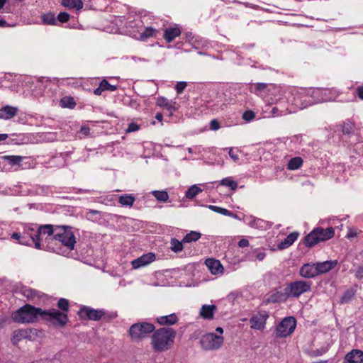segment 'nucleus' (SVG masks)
<instances>
[{"mask_svg":"<svg viewBox=\"0 0 363 363\" xmlns=\"http://www.w3.org/2000/svg\"><path fill=\"white\" fill-rule=\"evenodd\" d=\"M43 228L45 229V235H47L46 240L61 243L69 250L74 249L76 238L72 227L46 224Z\"/></svg>","mask_w":363,"mask_h":363,"instance_id":"obj_1","label":"nucleus"},{"mask_svg":"<svg viewBox=\"0 0 363 363\" xmlns=\"http://www.w3.org/2000/svg\"><path fill=\"white\" fill-rule=\"evenodd\" d=\"M176 335V330L171 328L155 330L151 338L153 350L157 352L168 350L173 345Z\"/></svg>","mask_w":363,"mask_h":363,"instance_id":"obj_2","label":"nucleus"},{"mask_svg":"<svg viewBox=\"0 0 363 363\" xmlns=\"http://www.w3.org/2000/svg\"><path fill=\"white\" fill-rule=\"evenodd\" d=\"M43 309L26 303L11 314V319L16 323H35L42 318Z\"/></svg>","mask_w":363,"mask_h":363,"instance_id":"obj_3","label":"nucleus"},{"mask_svg":"<svg viewBox=\"0 0 363 363\" xmlns=\"http://www.w3.org/2000/svg\"><path fill=\"white\" fill-rule=\"evenodd\" d=\"M334 235L335 230L333 228L328 227L324 229L318 227L305 236L303 242L306 246L311 247L320 242L331 239Z\"/></svg>","mask_w":363,"mask_h":363,"instance_id":"obj_4","label":"nucleus"},{"mask_svg":"<svg viewBox=\"0 0 363 363\" xmlns=\"http://www.w3.org/2000/svg\"><path fill=\"white\" fill-rule=\"evenodd\" d=\"M41 319L58 328H64L69 322L68 314L56 308L43 309Z\"/></svg>","mask_w":363,"mask_h":363,"instance_id":"obj_5","label":"nucleus"},{"mask_svg":"<svg viewBox=\"0 0 363 363\" xmlns=\"http://www.w3.org/2000/svg\"><path fill=\"white\" fill-rule=\"evenodd\" d=\"M312 282L310 281L297 280L286 284V291L290 298H297L302 294L311 291Z\"/></svg>","mask_w":363,"mask_h":363,"instance_id":"obj_6","label":"nucleus"},{"mask_svg":"<svg viewBox=\"0 0 363 363\" xmlns=\"http://www.w3.org/2000/svg\"><path fill=\"white\" fill-rule=\"evenodd\" d=\"M155 327L153 324L141 322L132 325L129 329V335L133 340H140L153 333Z\"/></svg>","mask_w":363,"mask_h":363,"instance_id":"obj_7","label":"nucleus"},{"mask_svg":"<svg viewBox=\"0 0 363 363\" xmlns=\"http://www.w3.org/2000/svg\"><path fill=\"white\" fill-rule=\"evenodd\" d=\"M296 327L295 318L289 316L284 318L277 326L275 335L277 337H286L291 335Z\"/></svg>","mask_w":363,"mask_h":363,"instance_id":"obj_8","label":"nucleus"},{"mask_svg":"<svg viewBox=\"0 0 363 363\" xmlns=\"http://www.w3.org/2000/svg\"><path fill=\"white\" fill-rule=\"evenodd\" d=\"M200 344L205 350H218L223 344V337L210 333L201 337Z\"/></svg>","mask_w":363,"mask_h":363,"instance_id":"obj_9","label":"nucleus"},{"mask_svg":"<svg viewBox=\"0 0 363 363\" xmlns=\"http://www.w3.org/2000/svg\"><path fill=\"white\" fill-rule=\"evenodd\" d=\"M104 309H94L89 306H83L78 311V315L81 320H90L98 321L105 315Z\"/></svg>","mask_w":363,"mask_h":363,"instance_id":"obj_10","label":"nucleus"},{"mask_svg":"<svg viewBox=\"0 0 363 363\" xmlns=\"http://www.w3.org/2000/svg\"><path fill=\"white\" fill-rule=\"evenodd\" d=\"M45 225H42L40 226H34V227H28V228L24 230V233H26L28 238L32 240V242L34 244V246L37 249H42L41 247V240L42 235H45V229L43 227Z\"/></svg>","mask_w":363,"mask_h":363,"instance_id":"obj_11","label":"nucleus"},{"mask_svg":"<svg viewBox=\"0 0 363 363\" xmlns=\"http://www.w3.org/2000/svg\"><path fill=\"white\" fill-rule=\"evenodd\" d=\"M289 298L286 286L284 291L276 290L273 291L264 301L266 304L285 303Z\"/></svg>","mask_w":363,"mask_h":363,"instance_id":"obj_12","label":"nucleus"},{"mask_svg":"<svg viewBox=\"0 0 363 363\" xmlns=\"http://www.w3.org/2000/svg\"><path fill=\"white\" fill-rule=\"evenodd\" d=\"M155 259V255L153 253H148L140 256V257L132 261L131 264L134 269H138L140 267H144L152 262H153Z\"/></svg>","mask_w":363,"mask_h":363,"instance_id":"obj_13","label":"nucleus"},{"mask_svg":"<svg viewBox=\"0 0 363 363\" xmlns=\"http://www.w3.org/2000/svg\"><path fill=\"white\" fill-rule=\"evenodd\" d=\"M343 363H363V351L352 350L345 357Z\"/></svg>","mask_w":363,"mask_h":363,"instance_id":"obj_14","label":"nucleus"},{"mask_svg":"<svg viewBox=\"0 0 363 363\" xmlns=\"http://www.w3.org/2000/svg\"><path fill=\"white\" fill-rule=\"evenodd\" d=\"M156 105L162 107L169 111V116L177 110L176 107V102L169 101L167 98L164 96H159L157 98Z\"/></svg>","mask_w":363,"mask_h":363,"instance_id":"obj_15","label":"nucleus"},{"mask_svg":"<svg viewBox=\"0 0 363 363\" xmlns=\"http://www.w3.org/2000/svg\"><path fill=\"white\" fill-rule=\"evenodd\" d=\"M317 272L315 264H305L301 267L299 274L304 278H313L318 275Z\"/></svg>","mask_w":363,"mask_h":363,"instance_id":"obj_16","label":"nucleus"},{"mask_svg":"<svg viewBox=\"0 0 363 363\" xmlns=\"http://www.w3.org/2000/svg\"><path fill=\"white\" fill-rule=\"evenodd\" d=\"M156 321L160 325H173L178 323L179 318L175 313H171L167 315H161L156 318Z\"/></svg>","mask_w":363,"mask_h":363,"instance_id":"obj_17","label":"nucleus"},{"mask_svg":"<svg viewBox=\"0 0 363 363\" xmlns=\"http://www.w3.org/2000/svg\"><path fill=\"white\" fill-rule=\"evenodd\" d=\"M33 330V329H21L15 330L11 338L12 343L13 345H16L22 339L28 338Z\"/></svg>","mask_w":363,"mask_h":363,"instance_id":"obj_18","label":"nucleus"},{"mask_svg":"<svg viewBox=\"0 0 363 363\" xmlns=\"http://www.w3.org/2000/svg\"><path fill=\"white\" fill-rule=\"evenodd\" d=\"M205 263L213 274H218L223 272V267L220 261L215 259H207Z\"/></svg>","mask_w":363,"mask_h":363,"instance_id":"obj_19","label":"nucleus"},{"mask_svg":"<svg viewBox=\"0 0 363 363\" xmlns=\"http://www.w3.org/2000/svg\"><path fill=\"white\" fill-rule=\"evenodd\" d=\"M337 260H330L316 263L315 265L318 271V275L320 274H324L329 272L330 270L333 269L337 265Z\"/></svg>","mask_w":363,"mask_h":363,"instance_id":"obj_20","label":"nucleus"},{"mask_svg":"<svg viewBox=\"0 0 363 363\" xmlns=\"http://www.w3.org/2000/svg\"><path fill=\"white\" fill-rule=\"evenodd\" d=\"M216 310L215 305H203L200 309L199 315L201 317L206 320L213 319L214 312Z\"/></svg>","mask_w":363,"mask_h":363,"instance_id":"obj_21","label":"nucleus"},{"mask_svg":"<svg viewBox=\"0 0 363 363\" xmlns=\"http://www.w3.org/2000/svg\"><path fill=\"white\" fill-rule=\"evenodd\" d=\"M267 317V315H259V316H252L250 320V322L251 323V328L256 330H263L264 328L265 321Z\"/></svg>","mask_w":363,"mask_h":363,"instance_id":"obj_22","label":"nucleus"},{"mask_svg":"<svg viewBox=\"0 0 363 363\" xmlns=\"http://www.w3.org/2000/svg\"><path fill=\"white\" fill-rule=\"evenodd\" d=\"M17 108L11 106H5L0 108V118L9 120L13 118L17 114Z\"/></svg>","mask_w":363,"mask_h":363,"instance_id":"obj_23","label":"nucleus"},{"mask_svg":"<svg viewBox=\"0 0 363 363\" xmlns=\"http://www.w3.org/2000/svg\"><path fill=\"white\" fill-rule=\"evenodd\" d=\"M180 35L181 30L179 28H168L164 30L163 38L167 43H171Z\"/></svg>","mask_w":363,"mask_h":363,"instance_id":"obj_24","label":"nucleus"},{"mask_svg":"<svg viewBox=\"0 0 363 363\" xmlns=\"http://www.w3.org/2000/svg\"><path fill=\"white\" fill-rule=\"evenodd\" d=\"M299 233L293 232L287 235V237L278 245L280 250L286 249L290 247L298 238Z\"/></svg>","mask_w":363,"mask_h":363,"instance_id":"obj_25","label":"nucleus"},{"mask_svg":"<svg viewBox=\"0 0 363 363\" xmlns=\"http://www.w3.org/2000/svg\"><path fill=\"white\" fill-rule=\"evenodd\" d=\"M62 5L69 9L79 11L83 8L84 4L82 0H62Z\"/></svg>","mask_w":363,"mask_h":363,"instance_id":"obj_26","label":"nucleus"},{"mask_svg":"<svg viewBox=\"0 0 363 363\" xmlns=\"http://www.w3.org/2000/svg\"><path fill=\"white\" fill-rule=\"evenodd\" d=\"M158 30L152 27H146L144 30L140 33V40L145 41L148 38L156 37Z\"/></svg>","mask_w":363,"mask_h":363,"instance_id":"obj_27","label":"nucleus"},{"mask_svg":"<svg viewBox=\"0 0 363 363\" xmlns=\"http://www.w3.org/2000/svg\"><path fill=\"white\" fill-rule=\"evenodd\" d=\"M1 160L7 162L11 166H15L20 164L23 157L18 155H4L1 157Z\"/></svg>","mask_w":363,"mask_h":363,"instance_id":"obj_28","label":"nucleus"},{"mask_svg":"<svg viewBox=\"0 0 363 363\" xmlns=\"http://www.w3.org/2000/svg\"><path fill=\"white\" fill-rule=\"evenodd\" d=\"M135 201V198L131 194H124L119 196L118 203L121 206H132Z\"/></svg>","mask_w":363,"mask_h":363,"instance_id":"obj_29","label":"nucleus"},{"mask_svg":"<svg viewBox=\"0 0 363 363\" xmlns=\"http://www.w3.org/2000/svg\"><path fill=\"white\" fill-rule=\"evenodd\" d=\"M303 159L300 157H295L291 158L287 164V168L289 170H296L299 169L303 164Z\"/></svg>","mask_w":363,"mask_h":363,"instance_id":"obj_30","label":"nucleus"},{"mask_svg":"<svg viewBox=\"0 0 363 363\" xmlns=\"http://www.w3.org/2000/svg\"><path fill=\"white\" fill-rule=\"evenodd\" d=\"M183 240L182 241H179L177 238H172L170 240V249L172 251H173L175 253H179L182 252L184 249V244Z\"/></svg>","mask_w":363,"mask_h":363,"instance_id":"obj_31","label":"nucleus"},{"mask_svg":"<svg viewBox=\"0 0 363 363\" xmlns=\"http://www.w3.org/2000/svg\"><path fill=\"white\" fill-rule=\"evenodd\" d=\"M201 237V233L196 231H191L187 233L183 238L184 243H190L199 240Z\"/></svg>","mask_w":363,"mask_h":363,"instance_id":"obj_32","label":"nucleus"},{"mask_svg":"<svg viewBox=\"0 0 363 363\" xmlns=\"http://www.w3.org/2000/svg\"><path fill=\"white\" fill-rule=\"evenodd\" d=\"M42 21L45 25H51V26H55L57 25L56 23V18L54 13L49 12L47 13H44L42 15Z\"/></svg>","mask_w":363,"mask_h":363,"instance_id":"obj_33","label":"nucleus"},{"mask_svg":"<svg viewBox=\"0 0 363 363\" xmlns=\"http://www.w3.org/2000/svg\"><path fill=\"white\" fill-rule=\"evenodd\" d=\"M60 106L63 108L72 109L76 106V102L72 96H64L60 99Z\"/></svg>","mask_w":363,"mask_h":363,"instance_id":"obj_34","label":"nucleus"},{"mask_svg":"<svg viewBox=\"0 0 363 363\" xmlns=\"http://www.w3.org/2000/svg\"><path fill=\"white\" fill-rule=\"evenodd\" d=\"M254 86V93L258 96H262L268 91V84L266 83H255L252 85Z\"/></svg>","mask_w":363,"mask_h":363,"instance_id":"obj_35","label":"nucleus"},{"mask_svg":"<svg viewBox=\"0 0 363 363\" xmlns=\"http://www.w3.org/2000/svg\"><path fill=\"white\" fill-rule=\"evenodd\" d=\"M208 208L216 213L222 214L225 216H229V217H235V215L233 212H231L230 211H229L226 208H222V207L210 205V206H208Z\"/></svg>","mask_w":363,"mask_h":363,"instance_id":"obj_36","label":"nucleus"},{"mask_svg":"<svg viewBox=\"0 0 363 363\" xmlns=\"http://www.w3.org/2000/svg\"><path fill=\"white\" fill-rule=\"evenodd\" d=\"M57 306L61 312H64L67 314L69 311V301L67 298H60L57 301Z\"/></svg>","mask_w":363,"mask_h":363,"instance_id":"obj_37","label":"nucleus"},{"mask_svg":"<svg viewBox=\"0 0 363 363\" xmlns=\"http://www.w3.org/2000/svg\"><path fill=\"white\" fill-rule=\"evenodd\" d=\"M201 191L202 189L201 188L196 185H193L186 191L185 196L189 199H193Z\"/></svg>","mask_w":363,"mask_h":363,"instance_id":"obj_38","label":"nucleus"},{"mask_svg":"<svg viewBox=\"0 0 363 363\" xmlns=\"http://www.w3.org/2000/svg\"><path fill=\"white\" fill-rule=\"evenodd\" d=\"M220 184L222 186L229 187L233 191H235L238 188V182L236 181L233 180L232 179V177H226V178L223 179L220 181Z\"/></svg>","mask_w":363,"mask_h":363,"instance_id":"obj_39","label":"nucleus"},{"mask_svg":"<svg viewBox=\"0 0 363 363\" xmlns=\"http://www.w3.org/2000/svg\"><path fill=\"white\" fill-rule=\"evenodd\" d=\"M152 194L155 196V198L159 201L165 202L169 199V195L166 191L156 190L153 191Z\"/></svg>","mask_w":363,"mask_h":363,"instance_id":"obj_40","label":"nucleus"},{"mask_svg":"<svg viewBox=\"0 0 363 363\" xmlns=\"http://www.w3.org/2000/svg\"><path fill=\"white\" fill-rule=\"evenodd\" d=\"M354 124L352 121L347 120L342 125V132L343 134L350 135L353 133Z\"/></svg>","mask_w":363,"mask_h":363,"instance_id":"obj_41","label":"nucleus"},{"mask_svg":"<svg viewBox=\"0 0 363 363\" xmlns=\"http://www.w3.org/2000/svg\"><path fill=\"white\" fill-rule=\"evenodd\" d=\"M355 291L352 289H347L342 295L340 299L341 303L349 302L354 296Z\"/></svg>","mask_w":363,"mask_h":363,"instance_id":"obj_42","label":"nucleus"},{"mask_svg":"<svg viewBox=\"0 0 363 363\" xmlns=\"http://www.w3.org/2000/svg\"><path fill=\"white\" fill-rule=\"evenodd\" d=\"M100 84L102 86L104 91H114L117 89V86L111 84L106 79L101 80Z\"/></svg>","mask_w":363,"mask_h":363,"instance_id":"obj_43","label":"nucleus"},{"mask_svg":"<svg viewBox=\"0 0 363 363\" xmlns=\"http://www.w3.org/2000/svg\"><path fill=\"white\" fill-rule=\"evenodd\" d=\"M70 18V16L68 13L67 12H60L58 15H57V17L56 18V21H60V23H67L69 21Z\"/></svg>","mask_w":363,"mask_h":363,"instance_id":"obj_44","label":"nucleus"},{"mask_svg":"<svg viewBox=\"0 0 363 363\" xmlns=\"http://www.w3.org/2000/svg\"><path fill=\"white\" fill-rule=\"evenodd\" d=\"M186 86H187V83L186 82H177L174 87L177 94H181L184 91V90L185 89Z\"/></svg>","mask_w":363,"mask_h":363,"instance_id":"obj_45","label":"nucleus"},{"mask_svg":"<svg viewBox=\"0 0 363 363\" xmlns=\"http://www.w3.org/2000/svg\"><path fill=\"white\" fill-rule=\"evenodd\" d=\"M19 244L24 245H31L33 243L32 242V240L28 238V236H27L26 233L23 232L21 233V238Z\"/></svg>","mask_w":363,"mask_h":363,"instance_id":"obj_46","label":"nucleus"},{"mask_svg":"<svg viewBox=\"0 0 363 363\" xmlns=\"http://www.w3.org/2000/svg\"><path fill=\"white\" fill-rule=\"evenodd\" d=\"M255 117V113L252 111H246L242 114V119L245 121H250Z\"/></svg>","mask_w":363,"mask_h":363,"instance_id":"obj_47","label":"nucleus"},{"mask_svg":"<svg viewBox=\"0 0 363 363\" xmlns=\"http://www.w3.org/2000/svg\"><path fill=\"white\" fill-rule=\"evenodd\" d=\"M354 272L357 279H363V264L359 265Z\"/></svg>","mask_w":363,"mask_h":363,"instance_id":"obj_48","label":"nucleus"},{"mask_svg":"<svg viewBox=\"0 0 363 363\" xmlns=\"http://www.w3.org/2000/svg\"><path fill=\"white\" fill-rule=\"evenodd\" d=\"M220 128V123L217 119H213L210 122V129L212 130H218Z\"/></svg>","mask_w":363,"mask_h":363,"instance_id":"obj_49","label":"nucleus"},{"mask_svg":"<svg viewBox=\"0 0 363 363\" xmlns=\"http://www.w3.org/2000/svg\"><path fill=\"white\" fill-rule=\"evenodd\" d=\"M139 129H140V125H138L135 123H130L128 125V128L126 129V132L127 133H132V132L137 131Z\"/></svg>","mask_w":363,"mask_h":363,"instance_id":"obj_50","label":"nucleus"},{"mask_svg":"<svg viewBox=\"0 0 363 363\" xmlns=\"http://www.w3.org/2000/svg\"><path fill=\"white\" fill-rule=\"evenodd\" d=\"M35 291L31 289H26L23 291V294L28 298H30L35 296Z\"/></svg>","mask_w":363,"mask_h":363,"instance_id":"obj_51","label":"nucleus"},{"mask_svg":"<svg viewBox=\"0 0 363 363\" xmlns=\"http://www.w3.org/2000/svg\"><path fill=\"white\" fill-rule=\"evenodd\" d=\"M357 236V230L356 229L351 228V229H349V230L347 233L346 238H347L348 239H351V238H353Z\"/></svg>","mask_w":363,"mask_h":363,"instance_id":"obj_52","label":"nucleus"},{"mask_svg":"<svg viewBox=\"0 0 363 363\" xmlns=\"http://www.w3.org/2000/svg\"><path fill=\"white\" fill-rule=\"evenodd\" d=\"M355 92L359 99L363 100V86H357Z\"/></svg>","mask_w":363,"mask_h":363,"instance_id":"obj_53","label":"nucleus"},{"mask_svg":"<svg viewBox=\"0 0 363 363\" xmlns=\"http://www.w3.org/2000/svg\"><path fill=\"white\" fill-rule=\"evenodd\" d=\"M228 154L234 162H238L239 160L238 155L235 153L232 148L230 149Z\"/></svg>","mask_w":363,"mask_h":363,"instance_id":"obj_54","label":"nucleus"},{"mask_svg":"<svg viewBox=\"0 0 363 363\" xmlns=\"http://www.w3.org/2000/svg\"><path fill=\"white\" fill-rule=\"evenodd\" d=\"M250 245V242L248 241V240L247 239H241L239 242H238V246L240 247H247L249 246Z\"/></svg>","mask_w":363,"mask_h":363,"instance_id":"obj_55","label":"nucleus"},{"mask_svg":"<svg viewBox=\"0 0 363 363\" xmlns=\"http://www.w3.org/2000/svg\"><path fill=\"white\" fill-rule=\"evenodd\" d=\"M313 91H314L311 90V89H309V90L301 89V91L299 93L300 99H301V98H303L304 96H308L311 92H313Z\"/></svg>","mask_w":363,"mask_h":363,"instance_id":"obj_56","label":"nucleus"},{"mask_svg":"<svg viewBox=\"0 0 363 363\" xmlns=\"http://www.w3.org/2000/svg\"><path fill=\"white\" fill-rule=\"evenodd\" d=\"M104 90L102 86L101 85V84H99V86L94 90V94L95 95L100 96L102 94V92H104Z\"/></svg>","mask_w":363,"mask_h":363,"instance_id":"obj_57","label":"nucleus"},{"mask_svg":"<svg viewBox=\"0 0 363 363\" xmlns=\"http://www.w3.org/2000/svg\"><path fill=\"white\" fill-rule=\"evenodd\" d=\"M21 238V233H13L11 235V238L13 240H16L19 243Z\"/></svg>","mask_w":363,"mask_h":363,"instance_id":"obj_58","label":"nucleus"},{"mask_svg":"<svg viewBox=\"0 0 363 363\" xmlns=\"http://www.w3.org/2000/svg\"><path fill=\"white\" fill-rule=\"evenodd\" d=\"M81 133L84 135H89L90 133V128L88 126H82L81 128Z\"/></svg>","mask_w":363,"mask_h":363,"instance_id":"obj_59","label":"nucleus"},{"mask_svg":"<svg viewBox=\"0 0 363 363\" xmlns=\"http://www.w3.org/2000/svg\"><path fill=\"white\" fill-rule=\"evenodd\" d=\"M155 118L159 121H162L163 120V115L162 113H157L155 116Z\"/></svg>","mask_w":363,"mask_h":363,"instance_id":"obj_60","label":"nucleus"},{"mask_svg":"<svg viewBox=\"0 0 363 363\" xmlns=\"http://www.w3.org/2000/svg\"><path fill=\"white\" fill-rule=\"evenodd\" d=\"M265 257V254L264 253H259L257 254V257L259 260H262Z\"/></svg>","mask_w":363,"mask_h":363,"instance_id":"obj_61","label":"nucleus"},{"mask_svg":"<svg viewBox=\"0 0 363 363\" xmlns=\"http://www.w3.org/2000/svg\"><path fill=\"white\" fill-rule=\"evenodd\" d=\"M8 138L7 134H0V141H4Z\"/></svg>","mask_w":363,"mask_h":363,"instance_id":"obj_62","label":"nucleus"},{"mask_svg":"<svg viewBox=\"0 0 363 363\" xmlns=\"http://www.w3.org/2000/svg\"><path fill=\"white\" fill-rule=\"evenodd\" d=\"M7 26V23L5 20L0 19V26L1 27H5Z\"/></svg>","mask_w":363,"mask_h":363,"instance_id":"obj_63","label":"nucleus"},{"mask_svg":"<svg viewBox=\"0 0 363 363\" xmlns=\"http://www.w3.org/2000/svg\"><path fill=\"white\" fill-rule=\"evenodd\" d=\"M216 331L219 333L220 334H222L223 333V329L220 327H218L216 329Z\"/></svg>","mask_w":363,"mask_h":363,"instance_id":"obj_64","label":"nucleus"}]
</instances>
